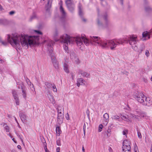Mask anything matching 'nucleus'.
I'll list each match as a JSON object with an SVG mask.
<instances>
[{
    "instance_id": "nucleus-1",
    "label": "nucleus",
    "mask_w": 152,
    "mask_h": 152,
    "mask_svg": "<svg viewBox=\"0 0 152 152\" xmlns=\"http://www.w3.org/2000/svg\"><path fill=\"white\" fill-rule=\"evenodd\" d=\"M8 42L12 45H15L18 48L20 47V42L22 47L25 49L28 48V45H34L37 44L39 40L37 36H28L27 35H15L11 37L9 34L7 35Z\"/></svg>"
},
{
    "instance_id": "nucleus-2",
    "label": "nucleus",
    "mask_w": 152,
    "mask_h": 152,
    "mask_svg": "<svg viewBox=\"0 0 152 152\" xmlns=\"http://www.w3.org/2000/svg\"><path fill=\"white\" fill-rule=\"evenodd\" d=\"M60 41L61 43L64 44V49L66 53H68V44L72 43L75 41L78 46H81L83 44L82 41L80 37H77L76 38H73L70 37L67 34H64L61 36L59 39L55 40L56 41Z\"/></svg>"
},
{
    "instance_id": "nucleus-3",
    "label": "nucleus",
    "mask_w": 152,
    "mask_h": 152,
    "mask_svg": "<svg viewBox=\"0 0 152 152\" xmlns=\"http://www.w3.org/2000/svg\"><path fill=\"white\" fill-rule=\"evenodd\" d=\"M115 39L107 40L104 41H101L98 43L99 44L102 48H110L112 50H115L118 44L115 42Z\"/></svg>"
},
{
    "instance_id": "nucleus-4",
    "label": "nucleus",
    "mask_w": 152,
    "mask_h": 152,
    "mask_svg": "<svg viewBox=\"0 0 152 152\" xmlns=\"http://www.w3.org/2000/svg\"><path fill=\"white\" fill-rule=\"evenodd\" d=\"M85 35H84L83 36L82 35V37H81L82 41L83 42L84 44L86 45H88L89 43H90L91 44L93 45V42H95L96 43L98 44L99 45L101 46L99 44H98V42H100L101 41H103V40H100V38L96 36H90V39H88L86 38L85 37Z\"/></svg>"
},
{
    "instance_id": "nucleus-5",
    "label": "nucleus",
    "mask_w": 152,
    "mask_h": 152,
    "mask_svg": "<svg viewBox=\"0 0 152 152\" xmlns=\"http://www.w3.org/2000/svg\"><path fill=\"white\" fill-rule=\"evenodd\" d=\"M129 38V39L127 40V42H129L132 45L133 49V47L136 45L137 42L138 41L137 37V36L133 35L130 36Z\"/></svg>"
},
{
    "instance_id": "nucleus-6",
    "label": "nucleus",
    "mask_w": 152,
    "mask_h": 152,
    "mask_svg": "<svg viewBox=\"0 0 152 152\" xmlns=\"http://www.w3.org/2000/svg\"><path fill=\"white\" fill-rule=\"evenodd\" d=\"M145 96L143 94L137 91L133 95V97L138 102L142 104L144 102V96Z\"/></svg>"
},
{
    "instance_id": "nucleus-7",
    "label": "nucleus",
    "mask_w": 152,
    "mask_h": 152,
    "mask_svg": "<svg viewBox=\"0 0 152 152\" xmlns=\"http://www.w3.org/2000/svg\"><path fill=\"white\" fill-rule=\"evenodd\" d=\"M54 43L55 42L51 40H49L47 41V47L49 52V55L50 57L51 56H54V54L53 53V48L52 46H53Z\"/></svg>"
},
{
    "instance_id": "nucleus-8",
    "label": "nucleus",
    "mask_w": 152,
    "mask_h": 152,
    "mask_svg": "<svg viewBox=\"0 0 152 152\" xmlns=\"http://www.w3.org/2000/svg\"><path fill=\"white\" fill-rule=\"evenodd\" d=\"M130 142L127 140H124L123 142L122 150H131Z\"/></svg>"
},
{
    "instance_id": "nucleus-9",
    "label": "nucleus",
    "mask_w": 152,
    "mask_h": 152,
    "mask_svg": "<svg viewBox=\"0 0 152 152\" xmlns=\"http://www.w3.org/2000/svg\"><path fill=\"white\" fill-rule=\"evenodd\" d=\"M133 49L135 51L138 52L139 53H141L143 50L145 49V46L144 45L142 44L141 45L140 48L139 49L137 46V45H135L133 47Z\"/></svg>"
},
{
    "instance_id": "nucleus-10",
    "label": "nucleus",
    "mask_w": 152,
    "mask_h": 152,
    "mask_svg": "<svg viewBox=\"0 0 152 152\" xmlns=\"http://www.w3.org/2000/svg\"><path fill=\"white\" fill-rule=\"evenodd\" d=\"M64 117V113H61L60 112L58 114L57 121L59 124H61L63 122Z\"/></svg>"
},
{
    "instance_id": "nucleus-11",
    "label": "nucleus",
    "mask_w": 152,
    "mask_h": 152,
    "mask_svg": "<svg viewBox=\"0 0 152 152\" xmlns=\"http://www.w3.org/2000/svg\"><path fill=\"white\" fill-rule=\"evenodd\" d=\"M59 4H60L59 10L60 12L62 14L61 18H64L66 17V13L63 7L62 4V3H60Z\"/></svg>"
},
{
    "instance_id": "nucleus-12",
    "label": "nucleus",
    "mask_w": 152,
    "mask_h": 152,
    "mask_svg": "<svg viewBox=\"0 0 152 152\" xmlns=\"http://www.w3.org/2000/svg\"><path fill=\"white\" fill-rule=\"evenodd\" d=\"M79 14L80 16L82 18L83 15V8L82 5L80 3H79L78 6Z\"/></svg>"
},
{
    "instance_id": "nucleus-13",
    "label": "nucleus",
    "mask_w": 152,
    "mask_h": 152,
    "mask_svg": "<svg viewBox=\"0 0 152 152\" xmlns=\"http://www.w3.org/2000/svg\"><path fill=\"white\" fill-rule=\"evenodd\" d=\"M144 102L142 103L143 105L145 106H148V104L150 103V100L149 98L145 96H144Z\"/></svg>"
},
{
    "instance_id": "nucleus-14",
    "label": "nucleus",
    "mask_w": 152,
    "mask_h": 152,
    "mask_svg": "<svg viewBox=\"0 0 152 152\" xmlns=\"http://www.w3.org/2000/svg\"><path fill=\"white\" fill-rule=\"evenodd\" d=\"M142 36L144 38L143 39H142V40H145L147 39H146V37H148V39H149L150 38V36L148 32L147 31H146L143 32L142 34Z\"/></svg>"
},
{
    "instance_id": "nucleus-15",
    "label": "nucleus",
    "mask_w": 152,
    "mask_h": 152,
    "mask_svg": "<svg viewBox=\"0 0 152 152\" xmlns=\"http://www.w3.org/2000/svg\"><path fill=\"white\" fill-rule=\"evenodd\" d=\"M68 10L71 12L73 13L75 10V5L74 4L66 6Z\"/></svg>"
},
{
    "instance_id": "nucleus-16",
    "label": "nucleus",
    "mask_w": 152,
    "mask_h": 152,
    "mask_svg": "<svg viewBox=\"0 0 152 152\" xmlns=\"http://www.w3.org/2000/svg\"><path fill=\"white\" fill-rule=\"evenodd\" d=\"M103 118H104V124L106 125L109 121V116L108 114L107 113H105L103 115Z\"/></svg>"
},
{
    "instance_id": "nucleus-17",
    "label": "nucleus",
    "mask_w": 152,
    "mask_h": 152,
    "mask_svg": "<svg viewBox=\"0 0 152 152\" xmlns=\"http://www.w3.org/2000/svg\"><path fill=\"white\" fill-rule=\"evenodd\" d=\"M48 96L49 100L53 104H54L55 103V101L54 100V97L50 94H49L48 95Z\"/></svg>"
},
{
    "instance_id": "nucleus-18",
    "label": "nucleus",
    "mask_w": 152,
    "mask_h": 152,
    "mask_svg": "<svg viewBox=\"0 0 152 152\" xmlns=\"http://www.w3.org/2000/svg\"><path fill=\"white\" fill-rule=\"evenodd\" d=\"M144 2L145 4V10L147 12H149L151 10V7L148 6H146V5L148 3V1L146 0H144Z\"/></svg>"
},
{
    "instance_id": "nucleus-19",
    "label": "nucleus",
    "mask_w": 152,
    "mask_h": 152,
    "mask_svg": "<svg viewBox=\"0 0 152 152\" xmlns=\"http://www.w3.org/2000/svg\"><path fill=\"white\" fill-rule=\"evenodd\" d=\"M20 116L21 121L23 123H24L25 122L26 119V116L25 114L23 113H21L20 114Z\"/></svg>"
},
{
    "instance_id": "nucleus-20",
    "label": "nucleus",
    "mask_w": 152,
    "mask_h": 152,
    "mask_svg": "<svg viewBox=\"0 0 152 152\" xmlns=\"http://www.w3.org/2000/svg\"><path fill=\"white\" fill-rule=\"evenodd\" d=\"M41 141L43 144V145L44 146V148L45 150V152H46L47 148V144L44 138H41Z\"/></svg>"
},
{
    "instance_id": "nucleus-21",
    "label": "nucleus",
    "mask_w": 152,
    "mask_h": 152,
    "mask_svg": "<svg viewBox=\"0 0 152 152\" xmlns=\"http://www.w3.org/2000/svg\"><path fill=\"white\" fill-rule=\"evenodd\" d=\"M79 73L83 77H88L89 74L86 72L83 71H80Z\"/></svg>"
},
{
    "instance_id": "nucleus-22",
    "label": "nucleus",
    "mask_w": 152,
    "mask_h": 152,
    "mask_svg": "<svg viewBox=\"0 0 152 152\" xmlns=\"http://www.w3.org/2000/svg\"><path fill=\"white\" fill-rule=\"evenodd\" d=\"M56 134L57 136L60 135L61 133V132L60 127L59 126H57L56 128Z\"/></svg>"
},
{
    "instance_id": "nucleus-23",
    "label": "nucleus",
    "mask_w": 152,
    "mask_h": 152,
    "mask_svg": "<svg viewBox=\"0 0 152 152\" xmlns=\"http://www.w3.org/2000/svg\"><path fill=\"white\" fill-rule=\"evenodd\" d=\"M26 82L27 83V84L28 85H29V83H30V85L31 87V86L32 87V88H31L32 90L34 91H35L34 88V87L33 85L32 84H31V82H30V80L28 78H27L26 79Z\"/></svg>"
},
{
    "instance_id": "nucleus-24",
    "label": "nucleus",
    "mask_w": 152,
    "mask_h": 152,
    "mask_svg": "<svg viewBox=\"0 0 152 152\" xmlns=\"http://www.w3.org/2000/svg\"><path fill=\"white\" fill-rule=\"evenodd\" d=\"M48 3L47 5V10H49L51 7L53 0H47Z\"/></svg>"
},
{
    "instance_id": "nucleus-25",
    "label": "nucleus",
    "mask_w": 152,
    "mask_h": 152,
    "mask_svg": "<svg viewBox=\"0 0 152 152\" xmlns=\"http://www.w3.org/2000/svg\"><path fill=\"white\" fill-rule=\"evenodd\" d=\"M70 58L73 60H74L77 57L76 54L74 52H72L70 54Z\"/></svg>"
},
{
    "instance_id": "nucleus-26",
    "label": "nucleus",
    "mask_w": 152,
    "mask_h": 152,
    "mask_svg": "<svg viewBox=\"0 0 152 152\" xmlns=\"http://www.w3.org/2000/svg\"><path fill=\"white\" fill-rule=\"evenodd\" d=\"M64 71L67 73L69 72V71L68 69V66L66 63H64Z\"/></svg>"
},
{
    "instance_id": "nucleus-27",
    "label": "nucleus",
    "mask_w": 152,
    "mask_h": 152,
    "mask_svg": "<svg viewBox=\"0 0 152 152\" xmlns=\"http://www.w3.org/2000/svg\"><path fill=\"white\" fill-rule=\"evenodd\" d=\"M57 110L58 114V112H61V113H64V108L62 107L58 106L57 108Z\"/></svg>"
},
{
    "instance_id": "nucleus-28",
    "label": "nucleus",
    "mask_w": 152,
    "mask_h": 152,
    "mask_svg": "<svg viewBox=\"0 0 152 152\" xmlns=\"http://www.w3.org/2000/svg\"><path fill=\"white\" fill-rule=\"evenodd\" d=\"M22 91L23 97L26 99V88L25 89H23V90H22Z\"/></svg>"
},
{
    "instance_id": "nucleus-29",
    "label": "nucleus",
    "mask_w": 152,
    "mask_h": 152,
    "mask_svg": "<svg viewBox=\"0 0 152 152\" xmlns=\"http://www.w3.org/2000/svg\"><path fill=\"white\" fill-rule=\"evenodd\" d=\"M97 25L99 27H103L102 23L100 21L99 19L98 18L97 20Z\"/></svg>"
},
{
    "instance_id": "nucleus-30",
    "label": "nucleus",
    "mask_w": 152,
    "mask_h": 152,
    "mask_svg": "<svg viewBox=\"0 0 152 152\" xmlns=\"http://www.w3.org/2000/svg\"><path fill=\"white\" fill-rule=\"evenodd\" d=\"M12 94L14 99L18 97V95L17 94V92L15 90L12 91Z\"/></svg>"
},
{
    "instance_id": "nucleus-31",
    "label": "nucleus",
    "mask_w": 152,
    "mask_h": 152,
    "mask_svg": "<svg viewBox=\"0 0 152 152\" xmlns=\"http://www.w3.org/2000/svg\"><path fill=\"white\" fill-rule=\"evenodd\" d=\"M45 85L48 88H51L52 86V84L51 83L48 82H46L45 83Z\"/></svg>"
},
{
    "instance_id": "nucleus-32",
    "label": "nucleus",
    "mask_w": 152,
    "mask_h": 152,
    "mask_svg": "<svg viewBox=\"0 0 152 152\" xmlns=\"http://www.w3.org/2000/svg\"><path fill=\"white\" fill-rule=\"evenodd\" d=\"M111 126L109 127V128L108 130L106 132V134L107 135V137L110 136V132H111Z\"/></svg>"
},
{
    "instance_id": "nucleus-33",
    "label": "nucleus",
    "mask_w": 152,
    "mask_h": 152,
    "mask_svg": "<svg viewBox=\"0 0 152 152\" xmlns=\"http://www.w3.org/2000/svg\"><path fill=\"white\" fill-rule=\"evenodd\" d=\"M19 85V86L18 87V88L19 89L21 88L22 90H23V89H25L26 88L24 85L22 83H21Z\"/></svg>"
},
{
    "instance_id": "nucleus-34",
    "label": "nucleus",
    "mask_w": 152,
    "mask_h": 152,
    "mask_svg": "<svg viewBox=\"0 0 152 152\" xmlns=\"http://www.w3.org/2000/svg\"><path fill=\"white\" fill-rule=\"evenodd\" d=\"M51 58L52 61V62L53 64L55 62H57L56 57L54 56H51Z\"/></svg>"
},
{
    "instance_id": "nucleus-35",
    "label": "nucleus",
    "mask_w": 152,
    "mask_h": 152,
    "mask_svg": "<svg viewBox=\"0 0 152 152\" xmlns=\"http://www.w3.org/2000/svg\"><path fill=\"white\" fill-rule=\"evenodd\" d=\"M115 42L117 44H122L124 42H123L121 39H119L118 40H117L116 39H115Z\"/></svg>"
},
{
    "instance_id": "nucleus-36",
    "label": "nucleus",
    "mask_w": 152,
    "mask_h": 152,
    "mask_svg": "<svg viewBox=\"0 0 152 152\" xmlns=\"http://www.w3.org/2000/svg\"><path fill=\"white\" fill-rule=\"evenodd\" d=\"M65 3L66 5V6L74 4V1H65Z\"/></svg>"
},
{
    "instance_id": "nucleus-37",
    "label": "nucleus",
    "mask_w": 152,
    "mask_h": 152,
    "mask_svg": "<svg viewBox=\"0 0 152 152\" xmlns=\"http://www.w3.org/2000/svg\"><path fill=\"white\" fill-rule=\"evenodd\" d=\"M85 81L84 80V79L82 78H78L77 80V82H79L81 83H83Z\"/></svg>"
},
{
    "instance_id": "nucleus-38",
    "label": "nucleus",
    "mask_w": 152,
    "mask_h": 152,
    "mask_svg": "<svg viewBox=\"0 0 152 152\" xmlns=\"http://www.w3.org/2000/svg\"><path fill=\"white\" fill-rule=\"evenodd\" d=\"M53 64L56 69H58V68L59 66L58 61L56 62H55V63Z\"/></svg>"
},
{
    "instance_id": "nucleus-39",
    "label": "nucleus",
    "mask_w": 152,
    "mask_h": 152,
    "mask_svg": "<svg viewBox=\"0 0 152 152\" xmlns=\"http://www.w3.org/2000/svg\"><path fill=\"white\" fill-rule=\"evenodd\" d=\"M112 118L113 119L118 120L119 119L120 117L117 115H114L112 116Z\"/></svg>"
},
{
    "instance_id": "nucleus-40",
    "label": "nucleus",
    "mask_w": 152,
    "mask_h": 152,
    "mask_svg": "<svg viewBox=\"0 0 152 152\" xmlns=\"http://www.w3.org/2000/svg\"><path fill=\"white\" fill-rule=\"evenodd\" d=\"M108 15L107 13H105V14L103 15V17L104 19L105 20L106 23L107 22V17Z\"/></svg>"
},
{
    "instance_id": "nucleus-41",
    "label": "nucleus",
    "mask_w": 152,
    "mask_h": 152,
    "mask_svg": "<svg viewBox=\"0 0 152 152\" xmlns=\"http://www.w3.org/2000/svg\"><path fill=\"white\" fill-rule=\"evenodd\" d=\"M56 144L58 146H61V145L60 139V138L58 139L56 141Z\"/></svg>"
},
{
    "instance_id": "nucleus-42",
    "label": "nucleus",
    "mask_w": 152,
    "mask_h": 152,
    "mask_svg": "<svg viewBox=\"0 0 152 152\" xmlns=\"http://www.w3.org/2000/svg\"><path fill=\"white\" fill-rule=\"evenodd\" d=\"M36 18V15L35 14H34L32 15V16L31 17V18H30L29 20V21H31L33 19L35 18Z\"/></svg>"
},
{
    "instance_id": "nucleus-43",
    "label": "nucleus",
    "mask_w": 152,
    "mask_h": 152,
    "mask_svg": "<svg viewBox=\"0 0 152 152\" xmlns=\"http://www.w3.org/2000/svg\"><path fill=\"white\" fill-rule=\"evenodd\" d=\"M103 127V125L102 124H100L99 127L98 132H101Z\"/></svg>"
},
{
    "instance_id": "nucleus-44",
    "label": "nucleus",
    "mask_w": 152,
    "mask_h": 152,
    "mask_svg": "<svg viewBox=\"0 0 152 152\" xmlns=\"http://www.w3.org/2000/svg\"><path fill=\"white\" fill-rule=\"evenodd\" d=\"M14 99L15 100L16 105H19V100L18 97Z\"/></svg>"
},
{
    "instance_id": "nucleus-45",
    "label": "nucleus",
    "mask_w": 152,
    "mask_h": 152,
    "mask_svg": "<svg viewBox=\"0 0 152 152\" xmlns=\"http://www.w3.org/2000/svg\"><path fill=\"white\" fill-rule=\"evenodd\" d=\"M51 87L53 88L54 92H57V89L56 86L54 85H53V86L52 85Z\"/></svg>"
},
{
    "instance_id": "nucleus-46",
    "label": "nucleus",
    "mask_w": 152,
    "mask_h": 152,
    "mask_svg": "<svg viewBox=\"0 0 152 152\" xmlns=\"http://www.w3.org/2000/svg\"><path fill=\"white\" fill-rule=\"evenodd\" d=\"M4 129L6 130L7 132H9V127L7 125L4 127Z\"/></svg>"
},
{
    "instance_id": "nucleus-47",
    "label": "nucleus",
    "mask_w": 152,
    "mask_h": 152,
    "mask_svg": "<svg viewBox=\"0 0 152 152\" xmlns=\"http://www.w3.org/2000/svg\"><path fill=\"white\" fill-rule=\"evenodd\" d=\"M128 132V130L127 129H124L122 132V133L123 135H126V134Z\"/></svg>"
},
{
    "instance_id": "nucleus-48",
    "label": "nucleus",
    "mask_w": 152,
    "mask_h": 152,
    "mask_svg": "<svg viewBox=\"0 0 152 152\" xmlns=\"http://www.w3.org/2000/svg\"><path fill=\"white\" fill-rule=\"evenodd\" d=\"M121 118L123 120H126V118L125 116L124 115L121 114Z\"/></svg>"
},
{
    "instance_id": "nucleus-49",
    "label": "nucleus",
    "mask_w": 152,
    "mask_h": 152,
    "mask_svg": "<svg viewBox=\"0 0 152 152\" xmlns=\"http://www.w3.org/2000/svg\"><path fill=\"white\" fill-rule=\"evenodd\" d=\"M16 134L18 137H19L22 143H23V139L20 135L18 133H16Z\"/></svg>"
},
{
    "instance_id": "nucleus-50",
    "label": "nucleus",
    "mask_w": 152,
    "mask_h": 152,
    "mask_svg": "<svg viewBox=\"0 0 152 152\" xmlns=\"http://www.w3.org/2000/svg\"><path fill=\"white\" fill-rule=\"evenodd\" d=\"M134 152H137V150H138V147L136 145H135L134 146Z\"/></svg>"
},
{
    "instance_id": "nucleus-51",
    "label": "nucleus",
    "mask_w": 152,
    "mask_h": 152,
    "mask_svg": "<svg viewBox=\"0 0 152 152\" xmlns=\"http://www.w3.org/2000/svg\"><path fill=\"white\" fill-rule=\"evenodd\" d=\"M1 43L4 45H6L8 43V42H4L3 41H1Z\"/></svg>"
},
{
    "instance_id": "nucleus-52",
    "label": "nucleus",
    "mask_w": 152,
    "mask_h": 152,
    "mask_svg": "<svg viewBox=\"0 0 152 152\" xmlns=\"http://www.w3.org/2000/svg\"><path fill=\"white\" fill-rule=\"evenodd\" d=\"M74 60L77 64H78L80 63L79 60L77 57L76 58H75V59H74Z\"/></svg>"
},
{
    "instance_id": "nucleus-53",
    "label": "nucleus",
    "mask_w": 152,
    "mask_h": 152,
    "mask_svg": "<svg viewBox=\"0 0 152 152\" xmlns=\"http://www.w3.org/2000/svg\"><path fill=\"white\" fill-rule=\"evenodd\" d=\"M123 152H131V150H127V149H124L122 150Z\"/></svg>"
},
{
    "instance_id": "nucleus-54",
    "label": "nucleus",
    "mask_w": 152,
    "mask_h": 152,
    "mask_svg": "<svg viewBox=\"0 0 152 152\" xmlns=\"http://www.w3.org/2000/svg\"><path fill=\"white\" fill-rule=\"evenodd\" d=\"M137 136L139 138H141L142 137V136L141 133L139 132H137Z\"/></svg>"
},
{
    "instance_id": "nucleus-55",
    "label": "nucleus",
    "mask_w": 152,
    "mask_h": 152,
    "mask_svg": "<svg viewBox=\"0 0 152 152\" xmlns=\"http://www.w3.org/2000/svg\"><path fill=\"white\" fill-rule=\"evenodd\" d=\"M34 31L38 34H42V32L39 31L35 30H34Z\"/></svg>"
},
{
    "instance_id": "nucleus-56",
    "label": "nucleus",
    "mask_w": 152,
    "mask_h": 152,
    "mask_svg": "<svg viewBox=\"0 0 152 152\" xmlns=\"http://www.w3.org/2000/svg\"><path fill=\"white\" fill-rule=\"evenodd\" d=\"M149 54L150 53L149 52V51L148 50H146L145 51V54L147 56V57H148V56H149Z\"/></svg>"
},
{
    "instance_id": "nucleus-57",
    "label": "nucleus",
    "mask_w": 152,
    "mask_h": 152,
    "mask_svg": "<svg viewBox=\"0 0 152 152\" xmlns=\"http://www.w3.org/2000/svg\"><path fill=\"white\" fill-rule=\"evenodd\" d=\"M15 13V12L14 11H12L9 12V14L10 15H12Z\"/></svg>"
},
{
    "instance_id": "nucleus-58",
    "label": "nucleus",
    "mask_w": 152,
    "mask_h": 152,
    "mask_svg": "<svg viewBox=\"0 0 152 152\" xmlns=\"http://www.w3.org/2000/svg\"><path fill=\"white\" fill-rule=\"evenodd\" d=\"M67 120H69V117L68 113H67V114L65 116Z\"/></svg>"
},
{
    "instance_id": "nucleus-59",
    "label": "nucleus",
    "mask_w": 152,
    "mask_h": 152,
    "mask_svg": "<svg viewBox=\"0 0 152 152\" xmlns=\"http://www.w3.org/2000/svg\"><path fill=\"white\" fill-rule=\"evenodd\" d=\"M143 80L145 83H147V80L144 77L142 78Z\"/></svg>"
},
{
    "instance_id": "nucleus-60",
    "label": "nucleus",
    "mask_w": 152,
    "mask_h": 152,
    "mask_svg": "<svg viewBox=\"0 0 152 152\" xmlns=\"http://www.w3.org/2000/svg\"><path fill=\"white\" fill-rule=\"evenodd\" d=\"M122 73H123V74H124L127 75L128 74V72L127 71H124V72H122Z\"/></svg>"
},
{
    "instance_id": "nucleus-61",
    "label": "nucleus",
    "mask_w": 152,
    "mask_h": 152,
    "mask_svg": "<svg viewBox=\"0 0 152 152\" xmlns=\"http://www.w3.org/2000/svg\"><path fill=\"white\" fill-rule=\"evenodd\" d=\"M60 147H57L56 149V150L57 151L56 152H60Z\"/></svg>"
},
{
    "instance_id": "nucleus-62",
    "label": "nucleus",
    "mask_w": 152,
    "mask_h": 152,
    "mask_svg": "<svg viewBox=\"0 0 152 152\" xmlns=\"http://www.w3.org/2000/svg\"><path fill=\"white\" fill-rule=\"evenodd\" d=\"M58 34V32L57 31H56L55 32V34H54V36L56 37L57 36Z\"/></svg>"
},
{
    "instance_id": "nucleus-63",
    "label": "nucleus",
    "mask_w": 152,
    "mask_h": 152,
    "mask_svg": "<svg viewBox=\"0 0 152 152\" xmlns=\"http://www.w3.org/2000/svg\"><path fill=\"white\" fill-rule=\"evenodd\" d=\"M108 150L110 152H112L113 151V150L112 148L110 147L108 149Z\"/></svg>"
},
{
    "instance_id": "nucleus-64",
    "label": "nucleus",
    "mask_w": 152,
    "mask_h": 152,
    "mask_svg": "<svg viewBox=\"0 0 152 152\" xmlns=\"http://www.w3.org/2000/svg\"><path fill=\"white\" fill-rule=\"evenodd\" d=\"M86 125L85 123L84 124L83 126V130H86Z\"/></svg>"
}]
</instances>
